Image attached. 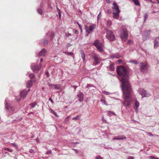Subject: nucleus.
Segmentation results:
<instances>
[{
	"instance_id": "nucleus-1",
	"label": "nucleus",
	"mask_w": 159,
	"mask_h": 159,
	"mask_svg": "<svg viewBox=\"0 0 159 159\" xmlns=\"http://www.w3.org/2000/svg\"><path fill=\"white\" fill-rule=\"evenodd\" d=\"M116 71L119 76L121 77V87L123 93L124 102L123 104L126 107L131 105L130 94L132 92L130 84L129 81V73L126 68L122 66H117Z\"/></svg>"
},
{
	"instance_id": "nucleus-2",
	"label": "nucleus",
	"mask_w": 159,
	"mask_h": 159,
	"mask_svg": "<svg viewBox=\"0 0 159 159\" xmlns=\"http://www.w3.org/2000/svg\"><path fill=\"white\" fill-rule=\"evenodd\" d=\"M114 6L112 7L113 10V17L116 19H118L119 17L120 10L116 3L115 2L113 3Z\"/></svg>"
},
{
	"instance_id": "nucleus-3",
	"label": "nucleus",
	"mask_w": 159,
	"mask_h": 159,
	"mask_svg": "<svg viewBox=\"0 0 159 159\" xmlns=\"http://www.w3.org/2000/svg\"><path fill=\"white\" fill-rule=\"evenodd\" d=\"M128 35L126 28L125 26H122L121 28L120 37L122 40L125 41L127 39Z\"/></svg>"
},
{
	"instance_id": "nucleus-4",
	"label": "nucleus",
	"mask_w": 159,
	"mask_h": 159,
	"mask_svg": "<svg viewBox=\"0 0 159 159\" xmlns=\"http://www.w3.org/2000/svg\"><path fill=\"white\" fill-rule=\"evenodd\" d=\"M93 44L99 52H102L103 51V45L102 42L98 40H96L94 42Z\"/></svg>"
},
{
	"instance_id": "nucleus-5",
	"label": "nucleus",
	"mask_w": 159,
	"mask_h": 159,
	"mask_svg": "<svg viewBox=\"0 0 159 159\" xmlns=\"http://www.w3.org/2000/svg\"><path fill=\"white\" fill-rule=\"evenodd\" d=\"M8 98H6L5 102V108L7 109V111L11 114L14 112V107L13 106L10 105L8 103Z\"/></svg>"
},
{
	"instance_id": "nucleus-6",
	"label": "nucleus",
	"mask_w": 159,
	"mask_h": 159,
	"mask_svg": "<svg viewBox=\"0 0 159 159\" xmlns=\"http://www.w3.org/2000/svg\"><path fill=\"white\" fill-rule=\"evenodd\" d=\"M106 37L110 41H113L115 39L113 32L110 30H107Z\"/></svg>"
},
{
	"instance_id": "nucleus-7",
	"label": "nucleus",
	"mask_w": 159,
	"mask_h": 159,
	"mask_svg": "<svg viewBox=\"0 0 159 159\" xmlns=\"http://www.w3.org/2000/svg\"><path fill=\"white\" fill-rule=\"evenodd\" d=\"M139 93L142 95V98L149 97L151 94L148 91L143 89H139Z\"/></svg>"
},
{
	"instance_id": "nucleus-8",
	"label": "nucleus",
	"mask_w": 159,
	"mask_h": 159,
	"mask_svg": "<svg viewBox=\"0 0 159 159\" xmlns=\"http://www.w3.org/2000/svg\"><path fill=\"white\" fill-rule=\"evenodd\" d=\"M140 67L141 71L143 72L146 71L148 67V65L147 63L143 62L140 63Z\"/></svg>"
},
{
	"instance_id": "nucleus-9",
	"label": "nucleus",
	"mask_w": 159,
	"mask_h": 159,
	"mask_svg": "<svg viewBox=\"0 0 159 159\" xmlns=\"http://www.w3.org/2000/svg\"><path fill=\"white\" fill-rule=\"evenodd\" d=\"M42 66V64H41L39 66H38L33 63L31 65V67L34 72H36L39 71L41 69Z\"/></svg>"
},
{
	"instance_id": "nucleus-10",
	"label": "nucleus",
	"mask_w": 159,
	"mask_h": 159,
	"mask_svg": "<svg viewBox=\"0 0 159 159\" xmlns=\"http://www.w3.org/2000/svg\"><path fill=\"white\" fill-rule=\"evenodd\" d=\"M96 27V25L93 24L90 25L89 26V29H88L87 25H85V30L86 32L88 33V34H90L91 32L93 31V30L95 29Z\"/></svg>"
},
{
	"instance_id": "nucleus-11",
	"label": "nucleus",
	"mask_w": 159,
	"mask_h": 159,
	"mask_svg": "<svg viewBox=\"0 0 159 159\" xmlns=\"http://www.w3.org/2000/svg\"><path fill=\"white\" fill-rule=\"evenodd\" d=\"M30 91V89H28L27 90H23L20 93V95L23 99L25 98L27 94Z\"/></svg>"
},
{
	"instance_id": "nucleus-12",
	"label": "nucleus",
	"mask_w": 159,
	"mask_h": 159,
	"mask_svg": "<svg viewBox=\"0 0 159 159\" xmlns=\"http://www.w3.org/2000/svg\"><path fill=\"white\" fill-rule=\"evenodd\" d=\"M77 96L79 98V100L80 102H81L83 101L84 98V95L82 92H78Z\"/></svg>"
},
{
	"instance_id": "nucleus-13",
	"label": "nucleus",
	"mask_w": 159,
	"mask_h": 159,
	"mask_svg": "<svg viewBox=\"0 0 159 159\" xmlns=\"http://www.w3.org/2000/svg\"><path fill=\"white\" fill-rule=\"evenodd\" d=\"M47 54V51L46 49L44 48L39 53V56H45Z\"/></svg>"
},
{
	"instance_id": "nucleus-14",
	"label": "nucleus",
	"mask_w": 159,
	"mask_h": 159,
	"mask_svg": "<svg viewBox=\"0 0 159 159\" xmlns=\"http://www.w3.org/2000/svg\"><path fill=\"white\" fill-rule=\"evenodd\" d=\"M126 137L124 135H120L117 136L116 137H115L113 138L114 140H122L126 139Z\"/></svg>"
},
{
	"instance_id": "nucleus-15",
	"label": "nucleus",
	"mask_w": 159,
	"mask_h": 159,
	"mask_svg": "<svg viewBox=\"0 0 159 159\" xmlns=\"http://www.w3.org/2000/svg\"><path fill=\"white\" fill-rule=\"evenodd\" d=\"M154 48H156L159 46V42L156 39H155L154 40Z\"/></svg>"
},
{
	"instance_id": "nucleus-16",
	"label": "nucleus",
	"mask_w": 159,
	"mask_h": 159,
	"mask_svg": "<svg viewBox=\"0 0 159 159\" xmlns=\"http://www.w3.org/2000/svg\"><path fill=\"white\" fill-rule=\"evenodd\" d=\"M80 52L81 54V57L83 59V61L84 62L85 61V55L84 52L82 50H80Z\"/></svg>"
},
{
	"instance_id": "nucleus-17",
	"label": "nucleus",
	"mask_w": 159,
	"mask_h": 159,
	"mask_svg": "<svg viewBox=\"0 0 159 159\" xmlns=\"http://www.w3.org/2000/svg\"><path fill=\"white\" fill-rule=\"evenodd\" d=\"M32 81L31 80H30L28 81L27 84V87L30 89L32 86Z\"/></svg>"
},
{
	"instance_id": "nucleus-18",
	"label": "nucleus",
	"mask_w": 159,
	"mask_h": 159,
	"mask_svg": "<svg viewBox=\"0 0 159 159\" xmlns=\"http://www.w3.org/2000/svg\"><path fill=\"white\" fill-rule=\"evenodd\" d=\"M29 76L30 79V80H31L33 81H35V77L33 74L32 73L29 74Z\"/></svg>"
},
{
	"instance_id": "nucleus-19",
	"label": "nucleus",
	"mask_w": 159,
	"mask_h": 159,
	"mask_svg": "<svg viewBox=\"0 0 159 159\" xmlns=\"http://www.w3.org/2000/svg\"><path fill=\"white\" fill-rule=\"evenodd\" d=\"M38 12L40 15H42L43 13L42 7L40 6L37 9Z\"/></svg>"
},
{
	"instance_id": "nucleus-20",
	"label": "nucleus",
	"mask_w": 159,
	"mask_h": 159,
	"mask_svg": "<svg viewBox=\"0 0 159 159\" xmlns=\"http://www.w3.org/2000/svg\"><path fill=\"white\" fill-rule=\"evenodd\" d=\"M135 106L136 107L135 109L137 110L138 107L139 106V103L138 101H136L135 102Z\"/></svg>"
},
{
	"instance_id": "nucleus-21",
	"label": "nucleus",
	"mask_w": 159,
	"mask_h": 159,
	"mask_svg": "<svg viewBox=\"0 0 159 159\" xmlns=\"http://www.w3.org/2000/svg\"><path fill=\"white\" fill-rule=\"evenodd\" d=\"M110 70L111 71H113L114 70V65L113 64H111L109 66Z\"/></svg>"
},
{
	"instance_id": "nucleus-22",
	"label": "nucleus",
	"mask_w": 159,
	"mask_h": 159,
	"mask_svg": "<svg viewBox=\"0 0 159 159\" xmlns=\"http://www.w3.org/2000/svg\"><path fill=\"white\" fill-rule=\"evenodd\" d=\"M48 40L44 39L43 42V44L44 46H46L48 43Z\"/></svg>"
},
{
	"instance_id": "nucleus-23",
	"label": "nucleus",
	"mask_w": 159,
	"mask_h": 159,
	"mask_svg": "<svg viewBox=\"0 0 159 159\" xmlns=\"http://www.w3.org/2000/svg\"><path fill=\"white\" fill-rule=\"evenodd\" d=\"M107 115L110 116L112 115H116V114L114 112L111 111H108L107 113Z\"/></svg>"
},
{
	"instance_id": "nucleus-24",
	"label": "nucleus",
	"mask_w": 159,
	"mask_h": 159,
	"mask_svg": "<svg viewBox=\"0 0 159 159\" xmlns=\"http://www.w3.org/2000/svg\"><path fill=\"white\" fill-rule=\"evenodd\" d=\"M49 111H50L51 112L54 114L55 116H57V113L54 111L51 108H50L49 109Z\"/></svg>"
},
{
	"instance_id": "nucleus-25",
	"label": "nucleus",
	"mask_w": 159,
	"mask_h": 159,
	"mask_svg": "<svg viewBox=\"0 0 159 159\" xmlns=\"http://www.w3.org/2000/svg\"><path fill=\"white\" fill-rule=\"evenodd\" d=\"M63 52L64 53H65V54L69 55L72 56L73 55V53L72 52Z\"/></svg>"
},
{
	"instance_id": "nucleus-26",
	"label": "nucleus",
	"mask_w": 159,
	"mask_h": 159,
	"mask_svg": "<svg viewBox=\"0 0 159 159\" xmlns=\"http://www.w3.org/2000/svg\"><path fill=\"white\" fill-rule=\"evenodd\" d=\"M92 57L94 61H98L99 59V58L96 57V55H94Z\"/></svg>"
},
{
	"instance_id": "nucleus-27",
	"label": "nucleus",
	"mask_w": 159,
	"mask_h": 159,
	"mask_svg": "<svg viewBox=\"0 0 159 159\" xmlns=\"http://www.w3.org/2000/svg\"><path fill=\"white\" fill-rule=\"evenodd\" d=\"M150 30H148L144 32L145 34V35L147 34V36H149L150 34Z\"/></svg>"
},
{
	"instance_id": "nucleus-28",
	"label": "nucleus",
	"mask_w": 159,
	"mask_h": 159,
	"mask_svg": "<svg viewBox=\"0 0 159 159\" xmlns=\"http://www.w3.org/2000/svg\"><path fill=\"white\" fill-rule=\"evenodd\" d=\"M11 144L12 146L15 148L16 149H17L18 148L17 146L15 143H11Z\"/></svg>"
},
{
	"instance_id": "nucleus-29",
	"label": "nucleus",
	"mask_w": 159,
	"mask_h": 159,
	"mask_svg": "<svg viewBox=\"0 0 159 159\" xmlns=\"http://www.w3.org/2000/svg\"><path fill=\"white\" fill-rule=\"evenodd\" d=\"M148 15L147 13H145L144 14V22H145L146 20V19H147V17H148Z\"/></svg>"
},
{
	"instance_id": "nucleus-30",
	"label": "nucleus",
	"mask_w": 159,
	"mask_h": 159,
	"mask_svg": "<svg viewBox=\"0 0 159 159\" xmlns=\"http://www.w3.org/2000/svg\"><path fill=\"white\" fill-rule=\"evenodd\" d=\"M22 98L20 95L19 96H18L16 97V99L17 101H19L20 100L21 98Z\"/></svg>"
},
{
	"instance_id": "nucleus-31",
	"label": "nucleus",
	"mask_w": 159,
	"mask_h": 159,
	"mask_svg": "<svg viewBox=\"0 0 159 159\" xmlns=\"http://www.w3.org/2000/svg\"><path fill=\"white\" fill-rule=\"evenodd\" d=\"M4 149L5 150H7L9 152H12V151L11 149L9 148H4Z\"/></svg>"
},
{
	"instance_id": "nucleus-32",
	"label": "nucleus",
	"mask_w": 159,
	"mask_h": 159,
	"mask_svg": "<svg viewBox=\"0 0 159 159\" xmlns=\"http://www.w3.org/2000/svg\"><path fill=\"white\" fill-rule=\"evenodd\" d=\"M54 86L55 89H58L60 88V86L58 84L54 85Z\"/></svg>"
},
{
	"instance_id": "nucleus-33",
	"label": "nucleus",
	"mask_w": 159,
	"mask_h": 159,
	"mask_svg": "<svg viewBox=\"0 0 159 159\" xmlns=\"http://www.w3.org/2000/svg\"><path fill=\"white\" fill-rule=\"evenodd\" d=\"M94 86L92 85V84H88L86 86V88H89V87H94Z\"/></svg>"
},
{
	"instance_id": "nucleus-34",
	"label": "nucleus",
	"mask_w": 159,
	"mask_h": 159,
	"mask_svg": "<svg viewBox=\"0 0 159 159\" xmlns=\"http://www.w3.org/2000/svg\"><path fill=\"white\" fill-rule=\"evenodd\" d=\"M131 63H134L135 64H137L138 63V62L137 61H136L135 60H132L130 61Z\"/></svg>"
},
{
	"instance_id": "nucleus-35",
	"label": "nucleus",
	"mask_w": 159,
	"mask_h": 159,
	"mask_svg": "<svg viewBox=\"0 0 159 159\" xmlns=\"http://www.w3.org/2000/svg\"><path fill=\"white\" fill-rule=\"evenodd\" d=\"M36 103H31L30 104V105L32 107V108H33L35 107L36 105Z\"/></svg>"
},
{
	"instance_id": "nucleus-36",
	"label": "nucleus",
	"mask_w": 159,
	"mask_h": 159,
	"mask_svg": "<svg viewBox=\"0 0 159 159\" xmlns=\"http://www.w3.org/2000/svg\"><path fill=\"white\" fill-rule=\"evenodd\" d=\"M103 93L104 94H105V95H109L111 93L108 92H107V91H104L103 92Z\"/></svg>"
},
{
	"instance_id": "nucleus-37",
	"label": "nucleus",
	"mask_w": 159,
	"mask_h": 159,
	"mask_svg": "<svg viewBox=\"0 0 159 159\" xmlns=\"http://www.w3.org/2000/svg\"><path fill=\"white\" fill-rule=\"evenodd\" d=\"M101 12H100L97 16L98 20H99L101 18Z\"/></svg>"
},
{
	"instance_id": "nucleus-38",
	"label": "nucleus",
	"mask_w": 159,
	"mask_h": 159,
	"mask_svg": "<svg viewBox=\"0 0 159 159\" xmlns=\"http://www.w3.org/2000/svg\"><path fill=\"white\" fill-rule=\"evenodd\" d=\"M149 158L150 159H159L157 157H155L152 156H150L149 157Z\"/></svg>"
},
{
	"instance_id": "nucleus-39",
	"label": "nucleus",
	"mask_w": 159,
	"mask_h": 159,
	"mask_svg": "<svg viewBox=\"0 0 159 159\" xmlns=\"http://www.w3.org/2000/svg\"><path fill=\"white\" fill-rule=\"evenodd\" d=\"M100 101L102 102L104 104H106V102L104 99H101Z\"/></svg>"
},
{
	"instance_id": "nucleus-40",
	"label": "nucleus",
	"mask_w": 159,
	"mask_h": 159,
	"mask_svg": "<svg viewBox=\"0 0 159 159\" xmlns=\"http://www.w3.org/2000/svg\"><path fill=\"white\" fill-rule=\"evenodd\" d=\"M111 24L110 21H107V26H110V25H111Z\"/></svg>"
},
{
	"instance_id": "nucleus-41",
	"label": "nucleus",
	"mask_w": 159,
	"mask_h": 159,
	"mask_svg": "<svg viewBox=\"0 0 159 159\" xmlns=\"http://www.w3.org/2000/svg\"><path fill=\"white\" fill-rule=\"evenodd\" d=\"M51 152H52L51 150H48V151H47V152L46 153V154H51Z\"/></svg>"
},
{
	"instance_id": "nucleus-42",
	"label": "nucleus",
	"mask_w": 159,
	"mask_h": 159,
	"mask_svg": "<svg viewBox=\"0 0 159 159\" xmlns=\"http://www.w3.org/2000/svg\"><path fill=\"white\" fill-rule=\"evenodd\" d=\"M96 159H103V158L100 156H97L96 157Z\"/></svg>"
},
{
	"instance_id": "nucleus-43",
	"label": "nucleus",
	"mask_w": 159,
	"mask_h": 159,
	"mask_svg": "<svg viewBox=\"0 0 159 159\" xmlns=\"http://www.w3.org/2000/svg\"><path fill=\"white\" fill-rule=\"evenodd\" d=\"M29 152L30 153H32L34 152V150L32 149H30L29 150Z\"/></svg>"
},
{
	"instance_id": "nucleus-44",
	"label": "nucleus",
	"mask_w": 159,
	"mask_h": 159,
	"mask_svg": "<svg viewBox=\"0 0 159 159\" xmlns=\"http://www.w3.org/2000/svg\"><path fill=\"white\" fill-rule=\"evenodd\" d=\"M66 35L67 36H69L71 35V34L69 33H66Z\"/></svg>"
},
{
	"instance_id": "nucleus-45",
	"label": "nucleus",
	"mask_w": 159,
	"mask_h": 159,
	"mask_svg": "<svg viewBox=\"0 0 159 159\" xmlns=\"http://www.w3.org/2000/svg\"><path fill=\"white\" fill-rule=\"evenodd\" d=\"M79 116H78L76 117H74L72 119V120H78V117Z\"/></svg>"
},
{
	"instance_id": "nucleus-46",
	"label": "nucleus",
	"mask_w": 159,
	"mask_h": 159,
	"mask_svg": "<svg viewBox=\"0 0 159 159\" xmlns=\"http://www.w3.org/2000/svg\"><path fill=\"white\" fill-rule=\"evenodd\" d=\"M134 157L132 156H129L128 159H134Z\"/></svg>"
},
{
	"instance_id": "nucleus-47",
	"label": "nucleus",
	"mask_w": 159,
	"mask_h": 159,
	"mask_svg": "<svg viewBox=\"0 0 159 159\" xmlns=\"http://www.w3.org/2000/svg\"><path fill=\"white\" fill-rule=\"evenodd\" d=\"M46 75L48 77H49V74L48 72L47 71L46 72Z\"/></svg>"
},
{
	"instance_id": "nucleus-48",
	"label": "nucleus",
	"mask_w": 159,
	"mask_h": 159,
	"mask_svg": "<svg viewBox=\"0 0 159 159\" xmlns=\"http://www.w3.org/2000/svg\"><path fill=\"white\" fill-rule=\"evenodd\" d=\"M49 101H50V102H51L52 103H54L53 101V100L51 98H49Z\"/></svg>"
},
{
	"instance_id": "nucleus-49",
	"label": "nucleus",
	"mask_w": 159,
	"mask_h": 159,
	"mask_svg": "<svg viewBox=\"0 0 159 159\" xmlns=\"http://www.w3.org/2000/svg\"><path fill=\"white\" fill-rule=\"evenodd\" d=\"M79 27L80 30L81 32H82V26L81 25H79Z\"/></svg>"
},
{
	"instance_id": "nucleus-50",
	"label": "nucleus",
	"mask_w": 159,
	"mask_h": 159,
	"mask_svg": "<svg viewBox=\"0 0 159 159\" xmlns=\"http://www.w3.org/2000/svg\"><path fill=\"white\" fill-rule=\"evenodd\" d=\"M120 56L119 55H117L114 56V57L116 58H119L120 57Z\"/></svg>"
},
{
	"instance_id": "nucleus-51",
	"label": "nucleus",
	"mask_w": 159,
	"mask_h": 159,
	"mask_svg": "<svg viewBox=\"0 0 159 159\" xmlns=\"http://www.w3.org/2000/svg\"><path fill=\"white\" fill-rule=\"evenodd\" d=\"M107 12L108 14H110L111 13V10H107Z\"/></svg>"
},
{
	"instance_id": "nucleus-52",
	"label": "nucleus",
	"mask_w": 159,
	"mask_h": 159,
	"mask_svg": "<svg viewBox=\"0 0 159 159\" xmlns=\"http://www.w3.org/2000/svg\"><path fill=\"white\" fill-rule=\"evenodd\" d=\"M74 33L75 34H77L79 33V31L77 30H75V31Z\"/></svg>"
},
{
	"instance_id": "nucleus-53",
	"label": "nucleus",
	"mask_w": 159,
	"mask_h": 159,
	"mask_svg": "<svg viewBox=\"0 0 159 159\" xmlns=\"http://www.w3.org/2000/svg\"><path fill=\"white\" fill-rule=\"evenodd\" d=\"M99 63H100V62H98V61H96V62L94 63V64L95 65H96L99 64Z\"/></svg>"
},
{
	"instance_id": "nucleus-54",
	"label": "nucleus",
	"mask_w": 159,
	"mask_h": 159,
	"mask_svg": "<svg viewBox=\"0 0 159 159\" xmlns=\"http://www.w3.org/2000/svg\"><path fill=\"white\" fill-rule=\"evenodd\" d=\"M54 85L53 84H50V83L48 84V85L50 87H51L52 86H54Z\"/></svg>"
},
{
	"instance_id": "nucleus-55",
	"label": "nucleus",
	"mask_w": 159,
	"mask_h": 159,
	"mask_svg": "<svg viewBox=\"0 0 159 159\" xmlns=\"http://www.w3.org/2000/svg\"><path fill=\"white\" fill-rule=\"evenodd\" d=\"M122 62V60L121 59H119L118 61V62L120 64Z\"/></svg>"
},
{
	"instance_id": "nucleus-56",
	"label": "nucleus",
	"mask_w": 159,
	"mask_h": 159,
	"mask_svg": "<svg viewBox=\"0 0 159 159\" xmlns=\"http://www.w3.org/2000/svg\"><path fill=\"white\" fill-rule=\"evenodd\" d=\"M73 150L75 151V152L77 154L78 153V151L77 150L74 149H73Z\"/></svg>"
},
{
	"instance_id": "nucleus-57",
	"label": "nucleus",
	"mask_w": 159,
	"mask_h": 159,
	"mask_svg": "<svg viewBox=\"0 0 159 159\" xmlns=\"http://www.w3.org/2000/svg\"><path fill=\"white\" fill-rule=\"evenodd\" d=\"M148 135L149 136H153V134H152V133H150L148 132Z\"/></svg>"
},
{
	"instance_id": "nucleus-58",
	"label": "nucleus",
	"mask_w": 159,
	"mask_h": 159,
	"mask_svg": "<svg viewBox=\"0 0 159 159\" xmlns=\"http://www.w3.org/2000/svg\"><path fill=\"white\" fill-rule=\"evenodd\" d=\"M106 1L107 3H110L111 2V1L110 0H106Z\"/></svg>"
},
{
	"instance_id": "nucleus-59",
	"label": "nucleus",
	"mask_w": 159,
	"mask_h": 159,
	"mask_svg": "<svg viewBox=\"0 0 159 159\" xmlns=\"http://www.w3.org/2000/svg\"><path fill=\"white\" fill-rule=\"evenodd\" d=\"M131 42V40H128L127 42V43L128 44H130Z\"/></svg>"
},
{
	"instance_id": "nucleus-60",
	"label": "nucleus",
	"mask_w": 159,
	"mask_h": 159,
	"mask_svg": "<svg viewBox=\"0 0 159 159\" xmlns=\"http://www.w3.org/2000/svg\"><path fill=\"white\" fill-rule=\"evenodd\" d=\"M71 45V44H70V43H68L66 44V46L68 47L70 46Z\"/></svg>"
},
{
	"instance_id": "nucleus-61",
	"label": "nucleus",
	"mask_w": 159,
	"mask_h": 159,
	"mask_svg": "<svg viewBox=\"0 0 159 159\" xmlns=\"http://www.w3.org/2000/svg\"><path fill=\"white\" fill-rule=\"evenodd\" d=\"M77 86H75V85L73 86V88L74 89H75V90L77 88Z\"/></svg>"
},
{
	"instance_id": "nucleus-62",
	"label": "nucleus",
	"mask_w": 159,
	"mask_h": 159,
	"mask_svg": "<svg viewBox=\"0 0 159 159\" xmlns=\"http://www.w3.org/2000/svg\"><path fill=\"white\" fill-rule=\"evenodd\" d=\"M77 130H78V131H79V132H80V131H81V130L80 129L78 128V129H77Z\"/></svg>"
},
{
	"instance_id": "nucleus-63",
	"label": "nucleus",
	"mask_w": 159,
	"mask_h": 159,
	"mask_svg": "<svg viewBox=\"0 0 159 159\" xmlns=\"http://www.w3.org/2000/svg\"><path fill=\"white\" fill-rule=\"evenodd\" d=\"M58 13L59 16L60 17L61 16V14L60 13V12H58Z\"/></svg>"
},
{
	"instance_id": "nucleus-64",
	"label": "nucleus",
	"mask_w": 159,
	"mask_h": 159,
	"mask_svg": "<svg viewBox=\"0 0 159 159\" xmlns=\"http://www.w3.org/2000/svg\"><path fill=\"white\" fill-rule=\"evenodd\" d=\"M102 119L103 121H106V120H104V116H102Z\"/></svg>"
}]
</instances>
